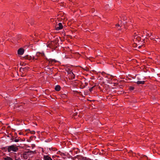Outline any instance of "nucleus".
Returning <instances> with one entry per match:
<instances>
[{
	"instance_id": "obj_32",
	"label": "nucleus",
	"mask_w": 160,
	"mask_h": 160,
	"mask_svg": "<svg viewBox=\"0 0 160 160\" xmlns=\"http://www.w3.org/2000/svg\"><path fill=\"white\" fill-rule=\"evenodd\" d=\"M84 87H85V86H84V87L82 88H83Z\"/></svg>"
},
{
	"instance_id": "obj_26",
	"label": "nucleus",
	"mask_w": 160,
	"mask_h": 160,
	"mask_svg": "<svg viewBox=\"0 0 160 160\" xmlns=\"http://www.w3.org/2000/svg\"><path fill=\"white\" fill-rule=\"evenodd\" d=\"M137 46V44H135V47H136Z\"/></svg>"
},
{
	"instance_id": "obj_5",
	"label": "nucleus",
	"mask_w": 160,
	"mask_h": 160,
	"mask_svg": "<svg viewBox=\"0 0 160 160\" xmlns=\"http://www.w3.org/2000/svg\"><path fill=\"white\" fill-rule=\"evenodd\" d=\"M44 160H52L50 157L48 155H45L44 156Z\"/></svg>"
},
{
	"instance_id": "obj_2",
	"label": "nucleus",
	"mask_w": 160,
	"mask_h": 160,
	"mask_svg": "<svg viewBox=\"0 0 160 160\" xmlns=\"http://www.w3.org/2000/svg\"><path fill=\"white\" fill-rule=\"evenodd\" d=\"M63 26L61 23H59L58 24V26H55V29L57 30H59L62 28Z\"/></svg>"
},
{
	"instance_id": "obj_22",
	"label": "nucleus",
	"mask_w": 160,
	"mask_h": 160,
	"mask_svg": "<svg viewBox=\"0 0 160 160\" xmlns=\"http://www.w3.org/2000/svg\"><path fill=\"white\" fill-rule=\"evenodd\" d=\"M138 38V39H137V38L136 39H137L138 40H140V38Z\"/></svg>"
},
{
	"instance_id": "obj_24",
	"label": "nucleus",
	"mask_w": 160,
	"mask_h": 160,
	"mask_svg": "<svg viewBox=\"0 0 160 160\" xmlns=\"http://www.w3.org/2000/svg\"><path fill=\"white\" fill-rule=\"evenodd\" d=\"M48 68V69H49V70H51L52 69L51 68Z\"/></svg>"
},
{
	"instance_id": "obj_3",
	"label": "nucleus",
	"mask_w": 160,
	"mask_h": 160,
	"mask_svg": "<svg viewBox=\"0 0 160 160\" xmlns=\"http://www.w3.org/2000/svg\"><path fill=\"white\" fill-rule=\"evenodd\" d=\"M24 49L22 48H20L19 49L18 51V54L20 55H22L24 53Z\"/></svg>"
},
{
	"instance_id": "obj_17",
	"label": "nucleus",
	"mask_w": 160,
	"mask_h": 160,
	"mask_svg": "<svg viewBox=\"0 0 160 160\" xmlns=\"http://www.w3.org/2000/svg\"><path fill=\"white\" fill-rule=\"evenodd\" d=\"M32 59H33V60H34V59H36H36H38V58H35V57H32Z\"/></svg>"
},
{
	"instance_id": "obj_1",
	"label": "nucleus",
	"mask_w": 160,
	"mask_h": 160,
	"mask_svg": "<svg viewBox=\"0 0 160 160\" xmlns=\"http://www.w3.org/2000/svg\"><path fill=\"white\" fill-rule=\"evenodd\" d=\"M8 152H10L11 151L14 152H16L18 149L17 147L15 145H12L10 146H8Z\"/></svg>"
},
{
	"instance_id": "obj_23",
	"label": "nucleus",
	"mask_w": 160,
	"mask_h": 160,
	"mask_svg": "<svg viewBox=\"0 0 160 160\" xmlns=\"http://www.w3.org/2000/svg\"><path fill=\"white\" fill-rule=\"evenodd\" d=\"M61 155H65L63 153H61Z\"/></svg>"
},
{
	"instance_id": "obj_11",
	"label": "nucleus",
	"mask_w": 160,
	"mask_h": 160,
	"mask_svg": "<svg viewBox=\"0 0 160 160\" xmlns=\"http://www.w3.org/2000/svg\"><path fill=\"white\" fill-rule=\"evenodd\" d=\"M33 151H28L25 152V155H29L30 153H33Z\"/></svg>"
},
{
	"instance_id": "obj_20",
	"label": "nucleus",
	"mask_w": 160,
	"mask_h": 160,
	"mask_svg": "<svg viewBox=\"0 0 160 160\" xmlns=\"http://www.w3.org/2000/svg\"><path fill=\"white\" fill-rule=\"evenodd\" d=\"M32 134H34L35 133V132L34 131H32V132L31 133Z\"/></svg>"
},
{
	"instance_id": "obj_12",
	"label": "nucleus",
	"mask_w": 160,
	"mask_h": 160,
	"mask_svg": "<svg viewBox=\"0 0 160 160\" xmlns=\"http://www.w3.org/2000/svg\"><path fill=\"white\" fill-rule=\"evenodd\" d=\"M4 160H13L11 158L8 156L4 158Z\"/></svg>"
},
{
	"instance_id": "obj_4",
	"label": "nucleus",
	"mask_w": 160,
	"mask_h": 160,
	"mask_svg": "<svg viewBox=\"0 0 160 160\" xmlns=\"http://www.w3.org/2000/svg\"><path fill=\"white\" fill-rule=\"evenodd\" d=\"M3 152H7V151L8 152V146H6L5 147H3L1 148Z\"/></svg>"
},
{
	"instance_id": "obj_25",
	"label": "nucleus",
	"mask_w": 160,
	"mask_h": 160,
	"mask_svg": "<svg viewBox=\"0 0 160 160\" xmlns=\"http://www.w3.org/2000/svg\"><path fill=\"white\" fill-rule=\"evenodd\" d=\"M48 68V69H49V70H51L52 69L51 68Z\"/></svg>"
},
{
	"instance_id": "obj_28",
	"label": "nucleus",
	"mask_w": 160,
	"mask_h": 160,
	"mask_svg": "<svg viewBox=\"0 0 160 160\" xmlns=\"http://www.w3.org/2000/svg\"><path fill=\"white\" fill-rule=\"evenodd\" d=\"M60 152V151H58V153H59Z\"/></svg>"
},
{
	"instance_id": "obj_9",
	"label": "nucleus",
	"mask_w": 160,
	"mask_h": 160,
	"mask_svg": "<svg viewBox=\"0 0 160 160\" xmlns=\"http://www.w3.org/2000/svg\"><path fill=\"white\" fill-rule=\"evenodd\" d=\"M48 61L49 62V63H51V64H52V62H57V61L55 60V59H49L48 60Z\"/></svg>"
},
{
	"instance_id": "obj_21",
	"label": "nucleus",
	"mask_w": 160,
	"mask_h": 160,
	"mask_svg": "<svg viewBox=\"0 0 160 160\" xmlns=\"http://www.w3.org/2000/svg\"><path fill=\"white\" fill-rule=\"evenodd\" d=\"M142 45L140 46H139L138 47V48H141L142 47Z\"/></svg>"
},
{
	"instance_id": "obj_31",
	"label": "nucleus",
	"mask_w": 160,
	"mask_h": 160,
	"mask_svg": "<svg viewBox=\"0 0 160 160\" xmlns=\"http://www.w3.org/2000/svg\"><path fill=\"white\" fill-rule=\"evenodd\" d=\"M72 74L73 75H74V74H73V72H72Z\"/></svg>"
},
{
	"instance_id": "obj_29",
	"label": "nucleus",
	"mask_w": 160,
	"mask_h": 160,
	"mask_svg": "<svg viewBox=\"0 0 160 160\" xmlns=\"http://www.w3.org/2000/svg\"><path fill=\"white\" fill-rule=\"evenodd\" d=\"M103 73H104V72H102V74H103Z\"/></svg>"
},
{
	"instance_id": "obj_15",
	"label": "nucleus",
	"mask_w": 160,
	"mask_h": 160,
	"mask_svg": "<svg viewBox=\"0 0 160 160\" xmlns=\"http://www.w3.org/2000/svg\"><path fill=\"white\" fill-rule=\"evenodd\" d=\"M11 140H12V141H14V138L13 137H12L11 138Z\"/></svg>"
},
{
	"instance_id": "obj_16",
	"label": "nucleus",
	"mask_w": 160,
	"mask_h": 160,
	"mask_svg": "<svg viewBox=\"0 0 160 160\" xmlns=\"http://www.w3.org/2000/svg\"><path fill=\"white\" fill-rule=\"evenodd\" d=\"M19 141V140L18 139H15L14 140V141L15 142H18Z\"/></svg>"
},
{
	"instance_id": "obj_18",
	"label": "nucleus",
	"mask_w": 160,
	"mask_h": 160,
	"mask_svg": "<svg viewBox=\"0 0 160 160\" xmlns=\"http://www.w3.org/2000/svg\"><path fill=\"white\" fill-rule=\"evenodd\" d=\"M123 19L124 20H127V19L126 18H125V16L123 17Z\"/></svg>"
},
{
	"instance_id": "obj_7",
	"label": "nucleus",
	"mask_w": 160,
	"mask_h": 160,
	"mask_svg": "<svg viewBox=\"0 0 160 160\" xmlns=\"http://www.w3.org/2000/svg\"><path fill=\"white\" fill-rule=\"evenodd\" d=\"M24 58H25V59H28L29 60H31L32 58V57L29 55H26L24 57Z\"/></svg>"
},
{
	"instance_id": "obj_10",
	"label": "nucleus",
	"mask_w": 160,
	"mask_h": 160,
	"mask_svg": "<svg viewBox=\"0 0 160 160\" xmlns=\"http://www.w3.org/2000/svg\"><path fill=\"white\" fill-rule=\"evenodd\" d=\"M145 82L144 81H138L136 82V83L138 84H144Z\"/></svg>"
},
{
	"instance_id": "obj_30",
	"label": "nucleus",
	"mask_w": 160,
	"mask_h": 160,
	"mask_svg": "<svg viewBox=\"0 0 160 160\" xmlns=\"http://www.w3.org/2000/svg\"><path fill=\"white\" fill-rule=\"evenodd\" d=\"M85 70H86V71L88 70V69H85Z\"/></svg>"
},
{
	"instance_id": "obj_34",
	"label": "nucleus",
	"mask_w": 160,
	"mask_h": 160,
	"mask_svg": "<svg viewBox=\"0 0 160 160\" xmlns=\"http://www.w3.org/2000/svg\"><path fill=\"white\" fill-rule=\"evenodd\" d=\"M39 160V159H37V160Z\"/></svg>"
},
{
	"instance_id": "obj_13",
	"label": "nucleus",
	"mask_w": 160,
	"mask_h": 160,
	"mask_svg": "<svg viewBox=\"0 0 160 160\" xmlns=\"http://www.w3.org/2000/svg\"><path fill=\"white\" fill-rule=\"evenodd\" d=\"M141 158L146 160L148 159V158L145 155H142V156Z\"/></svg>"
},
{
	"instance_id": "obj_33",
	"label": "nucleus",
	"mask_w": 160,
	"mask_h": 160,
	"mask_svg": "<svg viewBox=\"0 0 160 160\" xmlns=\"http://www.w3.org/2000/svg\"><path fill=\"white\" fill-rule=\"evenodd\" d=\"M31 24L32 25V23H31Z\"/></svg>"
},
{
	"instance_id": "obj_14",
	"label": "nucleus",
	"mask_w": 160,
	"mask_h": 160,
	"mask_svg": "<svg viewBox=\"0 0 160 160\" xmlns=\"http://www.w3.org/2000/svg\"><path fill=\"white\" fill-rule=\"evenodd\" d=\"M134 89V87H130V89L131 90H133Z\"/></svg>"
},
{
	"instance_id": "obj_6",
	"label": "nucleus",
	"mask_w": 160,
	"mask_h": 160,
	"mask_svg": "<svg viewBox=\"0 0 160 160\" xmlns=\"http://www.w3.org/2000/svg\"><path fill=\"white\" fill-rule=\"evenodd\" d=\"M40 56H41L42 57H43V56H44V53H41L40 52L37 53L36 56L37 58H38Z\"/></svg>"
},
{
	"instance_id": "obj_27",
	"label": "nucleus",
	"mask_w": 160,
	"mask_h": 160,
	"mask_svg": "<svg viewBox=\"0 0 160 160\" xmlns=\"http://www.w3.org/2000/svg\"><path fill=\"white\" fill-rule=\"evenodd\" d=\"M57 42L56 41H55V42H54V43H56Z\"/></svg>"
},
{
	"instance_id": "obj_8",
	"label": "nucleus",
	"mask_w": 160,
	"mask_h": 160,
	"mask_svg": "<svg viewBox=\"0 0 160 160\" xmlns=\"http://www.w3.org/2000/svg\"><path fill=\"white\" fill-rule=\"evenodd\" d=\"M60 87L59 85H56L55 88V89L58 91H59L60 90Z\"/></svg>"
},
{
	"instance_id": "obj_19",
	"label": "nucleus",
	"mask_w": 160,
	"mask_h": 160,
	"mask_svg": "<svg viewBox=\"0 0 160 160\" xmlns=\"http://www.w3.org/2000/svg\"><path fill=\"white\" fill-rule=\"evenodd\" d=\"M116 26L119 27L120 26V25L119 24H116Z\"/></svg>"
}]
</instances>
